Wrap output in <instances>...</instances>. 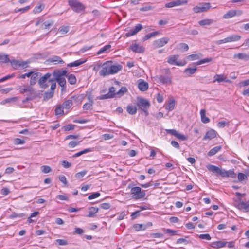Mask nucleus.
Instances as JSON below:
<instances>
[{
    "label": "nucleus",
    "mask_w": 249,
    "mask_h": 249,
    "mask_svg": "<svg viewBox=\"0 0 249 249\" xmlns=\"http://www.w3.org/2000/svg\"><path fill=\"white\" fill-rule=\"evenodd\" d=\"M67 71L65 70H55L51 73L53 81H57L61 87L62 90H65L66 89L65 77L67 76Z\"/></svg>",
    "instance_id": "1"
},
{
    "label": "nucleus",
    "mask_w": 249,
    "mask_h": 249,
    "mask_svg": "<svg viewBox=\"0 0 249 249\" xmlns=\"http://www.w3.org/2000/svg\"><path fill=\"white\" fill-rule=\"evenodd\" d=\"M142 29V26L141 24H137L133 29H132L126 33L127 37H130L136 35L138 32Z\"/></svg>",
    "instance_id": "17"
},
{
    "label": "nucleus",
    "mask_w": 249,
    "mask_h": 249,
    "mask_svg": "<svg viewBox=\"0 0 249 249\" xmlns=\"http://www.w3.org/2000/svg\"><path fill=\"white\" fill-rule=\"evenodd\" d=\"M68 81L70 84L73 85L76 82V78L74 75L71 74L67 75Z\"/></svg>",
    "instance_id": "39"
},
{
    "label": "nucleus",
    "mask_w": 249,
    "mask_h": 249,
    "mask_svg": "<svg viewBox=\"0 0 249 249\" xmlns=\"http://www.w3.org/2000/svg\"><path fill=\"white\" fill-rule=\"evenodd\" d=\"M74 128V124H68L63 127V129L65 131H70L71 130H73Z\"/></svg>",
    "instance_id": "64"
},
{
    "label": "nucleus",
    "mask_w": 249,
    "mask_h": 249,
    "mask_svg": "<svg viewBox=\"0 0 249 249\" xmlns=\"http://www.w3.org/2000/svg\"><path fill=\"white\" fill-rule=\"evenodd\" d=\"M38 72H34L33 71V74L31 76L29 86H34L36 83L37 79H38Z\"/></svg>",
    "instance_id": "26"
},
{
    "label": "nucleus",
    "mask_w": 249,
    "mask_h": 249,
    "mask_svg": "<svg viewBox=\"0 0 249 249\" xmlns=\"http://www.w3.org/2000/svg\"><path fill=\"white\" fill-rule=\"evenodd\" d=\"M51 76V73H47L39 79L38 83L41 88L46 89L49 87L47 82L53 81Z\"/></svg>",
    "instance_id": "8"
},
{
    "label": "nucleus",
    "mask_w": 249,
    "mask_h": 249,
    "mask_svg": "<svg viewBox=\"0 0 249 249\" xmlns=\"http://www.w3.org/2000/svg\"><path fill=\"white\" fill-rule=\"evenodd\" d=\"M100 196V193L99 192H96L92 194L91 195L89 196L88 199L89 200L97 198Z\"/></svg>",
    "instance_id": "60"
},
{
    "label": "nucleus",
    "mask_w": 249,
    "mask_h": 249,
    "mask_svg": "<svg viewBox=\"0 0 249 249\" xmlns=\"http://www.w3.org/2000/svg\"><path fill=\"white\" fill-rule=\"evenodd\" d=\"M214 21L212 19H204L201 20H200L198 22V24L200 26H204L206 25H210L213 24Z\"/></svg>",
    "instance_id": "29"
},
{
    "label": "nucleus",
    "mask_w": 249,
    "mask_h": 249,
    "mask_svg": "<svg viewBox=\"0 0 249 249\" xmlns=\"http://www.w3.org/2000/svg\"><path fill=\"white\" fill-rule=\"evenodd\" d=\"M178 49L180 51H187L189 49V46L187 44L181 43L178 45Z\"/></svg>",
    "instance_id": "40"
},
{
    "label": "nucleus",
    "mask_w": 249,
    "mask_h": 249,
    "mask_svg": "<svg viewBox=\"0 0 249 249\" xmlns=\"http://www.w3.org/2000/svg\"><path fill=\"white\" fill-rule=\"evenodd\" d=\"M86 171H82L81 172H79L77 173L75 175V177L77 178H80L82 177H83L85 174H86Z\"/></svg>",
    "instance_id": "63"
},
{
    "label": "nucleus",
    "mask_w": 249,
    "mask_h": 249,
    "mask_svg": "<svg viewBox=\"0 0 249 249\" xmlns=\"http://www.w3.org/2000/svg\"><path fill=\"white\" fill-rule=\"evenodd\" d=\"M79 97H75L74 96H72L71 97V99H68L64 101L62 104L63 107L65 109H69L72 106L73 103L72 99H73L74 101H77V100H79L80 102V99H79Z\"/></svg>",
    "instance_id": "16"
},
{
    "label": "nucleus",
    "mask_w": 249,
    "mask_h": 249,
    "mask_svg": "<svg viewBox=\"0 0 249 249\" xmlns=\"http://www.w3.org/2000/svg\"><path fill=\"white\" fill-rule=\"evenodd\" d=\"M107 63L108 62H106L103 65L102 69L99 71L100 76L105 77L108 75L114 74L121 71L123 68L122 66L120 64L107 66Z\"/></svg>",
    "instance_id": "3"
},
{
    "label": "nucleus",
    "mask_w": 249,
    "mask_h": 249,
    "mask_svg": "<svg viewBox=\"0 0 249 249\" xmlns=\"http://www.w3.org/2000/svg\"><path fill=\"white\" fill-rule=\"evenodd\" d=\"M53 94H54V92L53 91L50 90L49 91H46L44 94V100H47L51 98L53 96Z\"/></svg>",
    "instance_id": "45"
},
{
    "label": "nucleus",
    "mask_w": 249,
    "mask_h": 249,
    "mask_svg": "<svg viewBox=\"0 0 249 249\" xmlns=\"http://www.w3.org/2000/svg\"><path fill=\"white\" fill-rule=\"evenodd\" d=\"M165 231L166 233H169V234H171V235H175L178 234H177L178 231L173 230H171L170 229H165Z\"/></svg>",
    "instance_id": "62"
},
{
    "label": "nucleus",
    "mask_w": 249,
    "mask_h": 249,
    "mask_svg": "<svg viewBox=\"0 0 249 249\" xmlns=\"http://www.w3.org/2000/svg\"><path fill=\"white\" fill-rule=\"evenodd\" d=\"M98 211V208L96 207H91L89 208V213L87 215L88 217H92L95 216V214Z\"/></svg>",
    "instance_id": "33"
},
{
    "label": "nucleus",
    "mask_w": 249,
    "mask_h": 249,
    "mask_svg": "<svg viewBox=\"0 0 249 249\" xmlns=\"http://www.w3.org/2000/svg\"><path fill=\"white\" fill-rule=\"evenodd\" d=\"M44 8V6L40 4L35 7L33 10V12L34 13H39L42 11Z\"/></svg>",
    "instance_id": "48"
},
{
    "label": "nucleus",
    "mask_w": 249,
    "mask_h": 249,
    "mask_svg": "<svg viewBox=\"0 0 249 249\" xmlns=\"http://www.w3.org/2000/svg\"><path fill=\"white\" fill-rule=\"evenodd\" d=\"M159 33L158 31L153 32L149 33V34L146 35L144 36L143 39L144 41L146 40H147V39H149V38H151L152 37H154V36H156V35H158Z\"/></svg>",
    "instance_id": "42"
},
{
    "label": "nucleus",
    "mask_w": 249,
    "mask_h": 249,
    "mask_svg": "<svg viewBox=\"0 0 249 249\" xmlns=\"http://www.w3.org/2000/svg\"><path fill=\"white\" fill-rule=\"evenodd\" d=\"M116 94L115 92V88L114 87H111L109 89V92L106 94L102 95L97 97V99L100 100H104L108 98H111L114 97Z\"/></svg>",
    "instance_id": "14"
},
{
    "label": "nucleus",
    "mask_w": 249,
    "mask_h": 249,
    "mask_svg": "<svg viewBox=\"0 0 249 249\" xmlns=\"http://www.w3.org/2000/svg\"><path fill=\"white\" fill-rule=\"evenodd\" d=\"M68 3L72 10L76 13H80L85 9V6L78 0H69Z\"/></svg>",
    "instance_id": "5"
},
{
    "label": "nucleus",
    "mask_w": 249,
    "mask_h": 249,
    "mask_svg": "<svg viewBox=\"0 0 249 249\" xmlns=\"http://www.w3.org/2000/svg\"><path fill=\"white\" fill-rule=\"evenodd\" d=\"M248 176V174H245L243 173H239L237 175L238 180L239 182L247 180Z\"/></svg>",
    "instance_id": "38"
},
{
    "label": "nucleus",
    "mask_w": 249,
    "mask_h": 249,
    "mask_svg": "<svg viewBox=\"0 0 249 249\" xmlns=\"http://www.w3.org/2000/svg\"><path fill=\"white\" fill-rule=\"evenodd\" d=\"M31 86L29 85H23L19 88V92L21 94H24L27 91H31Z\"/></svg>",
    "instance_id": "37"
},
{
    "label": "nucleus",
    "mask_w": 249,
    "mask_h": 249,
    "mask_svg": "<svg viewBox=\"0 0 249 249\" xmlns=\"http://www.w3.org/2000/svg\"><path fill=\"white\" fill-rule=\"evenodd\" d=\"M241 38V36L240 35L233 34L231 35L226 38H225L223 39L217 40L215 42V43L217 45H220L223 43L231 42H236L240 40Z\"/></svg>",
    "instance_id": "7"
},
{
    "label": "nucleus",
    "mask_w": 249,
    "mask_h": 249,
    "mask_svg": "<svg viewBox=\"0 0 249 249\" xmlns=\"http://www.w3.org/2000/svg\"><path fill=\"white\" fill-rule=\"evenodd\" d=\"M25 216L24 213H12L10 216V218H21Z\"/></svg>",
    "instance_id": "52"
},
{
    "label": "nucleus",
    "mask_w": 249,
    "mask_h": 249,
    "mask_svg": "<svg viewBox=\"0 0 249 249\" xmlns=\"http://www.w3.org/2000/svg\"><path fill=\"white\" fill-rule=\"evenodd\" d=\"M167 133L175 136L178 139L182 141H186L187 140V137L185 135L179 133L175 129H165Z\"/></svg>",
    "instance_id": "12"
},
{
    "label": "nucleus",
    "mask_w": 249,
    "mask_h": 249,
    "mask_svg": "<svg viewBox=\"0 0 249 249\" xmlns=\"http://www.w3.org/2000/svg\"><path fill=\"white\" fill-rule=\"evenodd\" d=\"M138 87L140 90L145 91L148 89V84L142 79H140L138 85Z\"/></svg>",
    "instance_id": "22"
},
{
    "label": "nucleus",
    "mask_w": 249,
    "mask_h": 249,
    "mask_svg": "<svg viewBox=\"0 0 249 249\" xmlns=\"http://www.w3.org/2000/svg\"><path fill=\"white\" fill-rule=\"evenodd\" d=\"M175 105V101L174 99H170L167 104V105L165 106V109L168 110V111H171L173 110L174 108V107Z\"/></svg>",
    "instance_id": "34"
},
{
    "label": "nucleus",
    "mask_w": 249,
    "mask_h": 249,
    "mask_svg": "<svg viewBox=\"0 0 249 249\" xmlns=\"http://www.w3.org/2000/svg\"><path fill=\"white\" fill-rule=\"evenodd\" d=\"M126 110L129 114L134 115L136 113L137 108V107L134 106L128 105L127 106Z\"/></svg>",
    "instance_id": "32"
},
{
    "label": "nucleus",
    "mask_w": 249,
    "mask_h": 249,
    "mask_svg": "<svg viewBox=\"0 0 249 249\" xmlns=\"http://www.w3.org/2000/svg\"><path fill=\"white\" fill-rule=\"evenodd\" d=\"M59 180L62 182L65 186H67L68 182L67 181L66 178L64 175H60L59 176Z\"/></svg>",
    "instance_id": "56"
},
{
    "label": "nucleus",
    "mask_w": 249,
    "mask_h": 249,
    "mask_svg": "<svg viewBox=\"0 0 249 249\" xmlns=\"http://www.w3.org/2000/svg\"><path fill=\"white\" fill-rule=\"evenodd\" d=\"M169 41L168 37H163L158 39L153 42V46L155 48H160L166 44Z\"/></svg>",
    "instance_id": "13"
},
{
    "label": "nucleus",
    "mask_w": 249,
    "mask_h": 249,
    "mask_svg": "<svg viewBox=\"0 0 249 249\" xmlns=\"http://www.w3.org/2000/svg\"><path fill=\"white\" fill-rule=\"evenodd\" d=\"M11 61L8 58V55H0V63H8Z\"/></svg>",
    "instance_id": "47"
},
{
    "label": "nucleus",
    "mask_w": 249,
    "mask_h": 249,
    "mask_svg": "<svg viewBox=\"0 0 249 249\" xmlns=\"http://www.w3.org/2000/svg\"><path fill=\"white\" fill-rule=\"evenodd\" d=\"M91 151V149L90 148H86L82 151H81L75 154L74 155H73V157H74V158L78 157L84 154H86L87 153H88V152H89Z\"/></svg>",
    "instance_id": "43"
},
{
    "label": "nucleus",
    "mask_w": 249,
    "mask_h": 249,
    "mask_svg": "<svg viewBox=\"0 0 249 249\" xmlns=\"http://www.w3.org/2000/svg\"><path fill=\"white\" fill-rule=\"evenodd\" d=\"M207 168L209 171L216 174V175L220 176L223 178L231 177L233 178H236V174L234 173L233 169H230L226 171L219 168L215 165L209 164L207 166Z\"/></svg>",
    "instance_id": "2"
},
{
    "label": "nucleus",
    "mask_w": 249,
    "mask_h": 249,
    "mask_svg": "<svg viewBox=\"0 0 249 249\" xmlns=\"http://www.w3.org/2000/svg\"><path fill=\"white\" fill-rule=\"evenodd\" d=\"M201 119L203 123H208L210 122V119L208 117L206 116V110L205 109H201L200 112Z\"/></svg>",
    "instance_id": "30"
},
{
    "label": "nucleus",
    "mask_w": 249,
    "mask_h": 249,
    "mask_svg": "<svg viewBox=\"0 0 249 249\" xmlns=\"http://www.w3.org/2000/svg\"><path fill=\"white\" fill-rule=\"evenodd\" d=\"M233 58L236 59L237 58L240 60H244L245 61L249 60V55L244 53H239L235 54L233 55Z\"/></svg>",
    "instance_id": "24"
},
{
    "label": "nucleus",
    "mask_w": 249,
    "mask_h": 249,
    "mask_svg": "<svg viewBox=\"0 0 249 249\" xmlns=\"http://www.w3.org/2000/svg\"><path fill=\"white\" fill-rule=\"evenodd\" d=\"M41 170L43 173H48L51 171V168L50 166L43 165L41 167Z\"/></svg>",
    "instance_id": "51"
},
{
    "label": "nucleus",
    "mask_w": 249,
    "mask_h": 249,
    "mask_svg": "<svg viewBox=\"0 0 249 249\" xmlns=\"http://www.w3.org/2000/svg\"><path fill=\"white\" fill-rule=\"evenodd\" d=\"M221 146H217L211 149L208 153L209 156H212L215 155L221 149Z\"/></svg>",
    "instance_id": "36"
},
{
    "label": "nucleus",
    "mask_w": 249,
    "mask_h": 249,
    "mask_svg": "<svg viewBox=\"0 0 249 249\" xmlns=\"http://www.w3.org/2000/svg\"><path fill=\"white\" fill-rule=\"evenodd\" d=\"M56 242L61 246H65L67 245L68 244V242L67 240L64 239H58L56 240Z\"/></svg>",
    "instance_id": "61"
},
{
    "label": "nucleus",
    "mask_w": 249,
    "mask_h": 249,
    "mask_svg": "<svg viewBox=\"0 0 249 249\" xmlns=\"http://www.w3.org/2000/svg\"><path fill=\"white\" fill-rule=\"evenodd\" d=\"M236 207L244 212L247 213L249 212V202L241 201L236 204Z\"/></svg>",
    "instance_id": "19"
},
{
    "label": "nucleus",
    "mask_w": 249,
    "mask_h": 249,
    "mask_svg": "<svg viewBox=\"0 0 249 249\" xmlns=\"http://www.w3.org/2000/svg\"><path fill=\"white\" fill-rule=\"evenodd\" d=\"M199 238L202 239H206L207 240H210L211 239V237L209 234H202L199 235Z\"/></svg>",
    "instance_id": "58"
},
{
    "label": "nucleus",
    "mask_w": 249,
    "mask_h": 249,
    "mask_svg": "<svg viewBox=\"0 0 249 249\" xmlns=\"http://www.w3.org/2000/svg\"><path fill=\"white\" fill-rule=\"evenodd\" d=\"M156 79L162 84L169 85L172 83L171 78L168 76L159 75L156 77Z\"/></svg>",
    "instance_id": "18"
},
{
    "label": "nucleus",
    "mask_w": 249,
    "mask_h": 249,
    "mask_svg": "<svg viewBox=\"0 0 249 249\" xmlns=\"http://www.w3.org/2000/svg\"><path fill=\"white\" fill-rule=\"evenodd\" d=\"M130 49L134 52L137 53H142L144 51V48L142 46H140L137 44L132 45L130 46Z\"/></svg>",
    "instance_id": "23"
},
{
    "label": "nucleus",
    "mask_w": 249,
    "mask_h": 249,
    "mask_svg": "<svg viewBox=\"0 0 249 249\" xmlns=\"http://www.w3.org/2000/svg\"><path fill=\"white\" fill-rule=\"evenodd\" d=\"M211 8L210 3H203L199 4L198 6H196L193 8V10L196 13H198L206 11Z\"/></svg>",
    "instance_id": "9"
},
{
    "label": "nucleus",
    "mask_w": 249,
    "mask_h": 249,
    "mask_svg": "<svg viewBox=\"0 0 249 249\" xmlns=\"http://www.w3.org/2000/svg\"><path fill=\"white\" fill-rule=\"evenodd\" d=\"M216 132L212 129L207 132L204 137L203 138V140H211L216 136Z\"/></svg>",
    "instance_id": "20"
},
{
    "label": "nucleus",
    "mask_w": 249,
    "mask_h": 249,
    "mask_svg": "<svg viewBox=\"0 0 249 249\" xmlns=\"http://www.w3.org/2000/svg\"><path fill=\"white\" fill-rule=\"evenodd\" d=\"M11 65L13 68L15 69H18L19 68H25L28 67L27 64H28V62L27 61H17L15 60H13L10 61Z\"/></svg>",
    "instance_id": "10"
},
{
    "label": "nucleus",
    "mask_w": 249,
    "mask_h": 249,
    "mask_svg": "<svg viewBox=\"0 0 249 249\" xmlns=\"http://www.w3.org/2000/svg\"><path fill=\"white\" fill-rule=\"evenodd\" d=\"M242 14L243 11L242 10H231L228 11L226 14H225L223 15V18L225 19H229L235 16H240Z\"/></svg>",
    "instance_id": "11"
},
{
    "label": "nucleus",
    "mask_w": 249,
    "mask_h": 249,
    "mask_svg": "<svg viewBox=\"0 0 249 249\" xmlns=\"http://www.w3.org/2000/svg\"><path fill=\"white\" fill-rule=\"evenodd\" d=\"M137 105L140 109L143 111L146 116L148 115L149 113L147 109L150 107V104L148 100L144 98H140L138 99Z\"/></svg>",
    "instance_id": "4"
},
{
    "label": "nucleus",
    "mask_w": 249,
    "mask_h": 249,
    "mask_svg": "<svg viewBox=\"0 0 249 249\" xmlns=\"http://www.w3.org/2000/svg\"><path fill=\"white\" fill-rule=\"evenodd\" d=\"M63 108H64L63 107V106L62 105H58L55 109V114L56 115L63 114H64Z\"/></svg>",
    "instance_id": "41"
},
{
    "label": "nucleus",
    "mask_w": 249,
    "mask_h": 249,
    "mask_svg": "<svg viewBox=\"0 0 249 249\" xmlns=\"http://www.w3.org/2000/svg\"><path fill=\"white\" fill-rule=\"evenodd\" d=\"M178 55H171L168 57L167 62L171 65H176L177 66H183L185 64L184 62H177L176 60L178 58Z\"/></svg>",
    "instance_id": "15"
},
{
    "label": "nucleus",
    "mask_w": 249,
    "mask_h": 249,
    "mask_svg": "<svg viewBox=\"0 0 249 249\" xmlns=\"http://www.w3.org/2000/svg\"><path fill=\"white\" fill-rule=\"evenodd\" d=\"M127 91V88L125 87H122L121 88V89H119V90L116 92V94L123 95Z\"/></svg>",
    "instance_id": "55"
},
{
    "label": "nucleus",
    "mask_w": 249,
    "mask_h": 249,
    "mask_svg": "<svg viewBox=\"0 0 249 249\" xmlns=\"http://www.w3.org/2000/svg\"><path fill=\"white\" fill-rule=\"evenodd\" d=\"M212 61V58H206L201 59L200 61L196 62L195 63V65H201V64L205 63L210 62Z\"/></svg>",
    "instance_id": "44"
},
{
    "label": "nucleus",
    "mask_w": 249,
    "mask_h": 249,
    "mask_svg": "<svg viewBox=\"0 0 249 249\" xmlns=\"http://www.w3.org/2000/svg\"><path fill=\"white\" fill-rule=\"evenodd\" d=\"M50 62H54L55 64H63L64 61L58 56H53L52 57L49 59Z\"/></svg>",
    "instance_id": "28"
},
{
    "label": "nucleus",
    "mask_w": 249,
    "mask_h": 249,
    "mask_svg": "<svg viewBox=\"0 0 249 249\" xmlns=\"http://www.w3.org/2000/svg\"><path fill=\"white\" fill-rule=\"evenodd\" d=\"M130 192L131 194L132 195V197L135 199H142L145 196V191L142 190L140 187H132Z\"/></svg>",
    "instance_id": "6"
},
{
    "label": "nucleus",
    "mask_w": 249,
    "mask_h": 249,
    "mask_svg": "<svg viewBox=\"0 0 249 249\" xmlns=\"http://www.w3.org/2000/svg\"><path fill=\"white\" fill-rule=\"evenodd\" d=\"M24 140H21L19 138H16L14 140V143L16 145L23 144L25 143Z\"/></svg>",
    "instance_id": "57"
},
{
    "label": "nucleus",
    "mask_w": 249,
    "mask_h": 249,
    "mask_svg": "<svg viewBox=\"0 0 249 249\" xmlns=\"http://www.w3.org/2000/svg\"><path fill=\"white\" fill-rule=\"evenodd\" d=\"M69 30L68 26H62L59 30V32L64 35L68 32Z\"/></svg>",
    "instance_id": "59"
},
{
    "label": "nucleus",
    "mask_w": 249,
    "mask_h": 249,
    "mask_svg": "<svg viewBox=\"0 0 249 249\" xmlns=\"http://www.w3.org/2000/svg\"><path fill=\"white\" fill-rule=\"evenodd\" d=\"M18 100V98L16 97H12L10 98H7L2 102H1L0 104L1 105H4L6 103H10L11 102H15Z\"/></svg>",
    "instance_id": "46"
},
{
    "label": "nucleus",
    "mask_w": 249,
    "mask_h": 249,
    "mask_svg": "<svg viewBox=\"0 0 249 249\" xmlns=\"http://www.w3.org/2000/svg\"><path fill=\"white\" fill-rule=\"evenodd\" d=\"M175 6L186 4L188 2L187 0H176L174 1Z\"/></svg>",
    "instance_id": "50"
},
{
    "label": "nucleus",
    "mask_w": 249,
    "mask_h": 249,
    "mask_svg": "<svg viewBox=\"0 0 249 249\" xmlns=\"http://www.w3.org/2000/svg\"><path fill=\"white\" fill-rule=\"evenodd\" d=\"M239 87H245L249 85V79L245 80L244 81H241L238 84Z\"/></svg>",
    "instance_id": "53"
},
{
    "label": "nucleus",
    "mask_w": 249,
    "mask_h": 249,
    "mask_svg": "<svg viewBox=\"0 0 249 249\" xmlns=\"http://www.w3.org/2000/svg\"><path fill=\"white\" fill-rule=\"evenodd\" d=\"M214 80L213 82L217 81L218 83L222 82H226L230 83L231 81L229 79H227L226 77L224 74H216L214 75Z\"/></svg>",
    "instance_id": "21"
},
{
    "label": "nucleus",
    "mask_w": 249,
    "mask_h": 249,
    "mask_svg": "<svg viewBox=\"0 0 249 249\" xmlns=\"http://www.w3.org/2000/svg\"><path fill=\"white\" fill-rule=\"evenodd\" d=\"M27 96H29L33 99H35L36 98L39 96V94L38 93L35 89L31 86V91H27Z\"/></svg>",
    "instance_id": "27"
},
{
    "label": "nucleus",
    "mask_w": 249,
    "mask_h": 249,
    "mask_svg": "<svg viewBox=\"0 0 249 249\" xmlns=\"http://www.w3.org/2000/svg\"><path fill=\"white\" fill-rule=\"evenodd\" d=\"M197 70L196 68H187L185 69L184 72L185 73H189V76L194 74L195 73Z\"/></svg>",
    "instance_id": "49"
},
{
    "label": "nucleus",
    "mask_w": 249,
    "mask_h": 249,
    "mask_svg": "<svg viewBox=\"0 0 249 249\" xmlns=\"http://www.w3.org/2000/svg\"><path fill=\"white\" fill-rule=\"evenodd\" d=\"M111 47V45H107L105 46L103 48L101 49L97 53V54H100L105 52H106L107 50L110 49Z\"/></svg>",
    "instance_id": "54"
},
{
    "label": "nucleus",
    "mask_w": 249,
    "mask_h": 249,
    "mask_svg": "<svg viewBox=\"0 0 249 249\" xmlns=\"http://www.w3.org/2000/svg\"><path fill=\"white\" fill-rule=\"evenodd\" d=\"M133 228L136 231H144L147 228V226L142 224H135L133 225Z\"/></svg>",
    "instance_id": "35"
},
{
    "label": "nucleus",
    "mask_w": 249,
    "mask_h": 249,
    "mask_svg": "<svg viewBox=\"0 0 249 249\" xmlns=\"http://www.w3.org/2000/svg\"><path fill=\"white\" fill-rule=\"evenodd\" d=\"M226 244V242L218 241L212 243L211 246L213 248L218 249L225 247Z\"/></svg>",
    "instance_id": "25"
},
{
    "label": "nucleus",
    "mask_w": 249,
    "mask_h": 249,
    "mask_svg": "<svg viewBox=\"0 0 249 249\" xmlns=\"http://www.w3.org/2000/svg\"><path fill=\"white\" fill-rule=\"evenodd\" d=\"M86 61V60H82L81 59L77 60L75 61L72 63H70L68 64L67 66L68 67H77L83 63H84Z\"/></svg>",
    "instance_id": "31"
}]
</instances>
